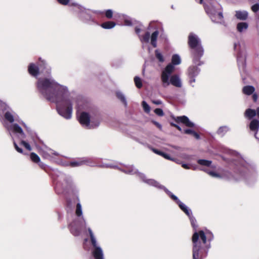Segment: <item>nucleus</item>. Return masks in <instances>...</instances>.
Returning a JSON list of instances; mask_svg holds the SVG:
<instances>
[{"instance_id":"nucleus-42","label":"nucleus","mask_w":259,"mask_h":259,"mask_svg":"<svg viewBox=\"0 0 259 259\" xmlns=\"http://www.w3.org/2000/svg\"><path fill=\"white\" fill-rule=\"evenodd\" d=\"M189 217L190 221L191 222V224L193 228H195L196 227V225L195 224V223L196 222V220L195 219V218L193 216L192 214H190V215H188Z\"/></svg>"},{"instance_id":"nucleus-49","label":"nucleus","mask_w":259,"mask_h":259,"mask_svg":"<svg viewBox=\"0 0 259 259\" xmlns=\"http://www.w3.org/2000/svg\"><path fill=\"white\" fill-rule=\"evenodd\" d=\"M194 132V131L193 130H192L186 129V130H185L184 131L183 133L186 134L192 135Z\"/></svg>"},{"instance_id":"nucleus-23","label":"nucleus","mask_w":259,"mask_h":259,"mask_svg":"<svg viewBox=\"0 0 259 259\" xmlns=\"http://www.w3.org/2000/svg\"><path fill=\"white\" fill-rule=\"evenodd\" d=\"M249 128L250 132L253 133L254 137L259 141V138L257 137L259 128V121L257 119H252L249 124Z\"/></svg>"},{"instance_id":"nucleus-9","label":"nucleus","mask_w":259,"mask_h":259,"mask_svg":"<svg viewBox=\"0 0 259 259\" xmlns=\"http://www.w3.org/2000/svg\"><path fill=\"white\" fill-rule=\"evenodd\" d=\"M99 166L102 167L117 168L127 174L131 175H136V176L141 179L144 183L150 186H154L158 189H159V186L161 185L154 179H147L146 176L144 174L140 172L133 165L125 166L123 168H120L114 163H103L102 164Z\"/></svg>"},{"instance_id":"nucleus-61","label":"nucleus","mask_w":259,"mask_h":259,"mask_svg":"<svg viewBox=\"0 0 259 259\" xmlns=\"http://www.w3.org/2000/svg\"><path fill=\"white\" fill-rule=\"evenodd\" d=\"M196 169H197V166H194L193 167V170H196Z\"/></svg>"},{"instance_id":"nucleus-54","label":"nucleus","mask_w":259,"mask_h":259,"mask_svg":"<svg viewBox=\"0 0 259 259\" xmlns=\"http://www.w3.org/2000/svg\"><path fill=\"white\" fill-rule=\"evenodd\" d=\"M153 123L157 127H158L159 129H161L162 128V125L159 123H158V122L157 121H153Z\"/></svg>"},{"instance_id":"nucleus-59","label":"nucleus","mask_w":259,"mask_h":259,"mask_svg":"<svg viewBox=\"0 0 259 259\" xmlns=\"http://www.w3.org/2000/svg\"><path fill=\"white\" fill-rule=\"evenodd\" d=\"M172 147L175 148L176 150H179L180 148L179 147L176 146H172Z\"/></svg>"},{"instance_id":"nucleus-24","label":"nucleus","mask_w":259,"mask_h":259,"mask_svg":"<svg viewBox=\"0 0 259 259\" xmlns=\"http://www.w3.org/2000/svg\"><path fill=\"white\" fill-rule=\"evenodd\" d=\"M177 122H182L188 127H194L195 124L191 121L188 117L186 116H178L176 119Z\"/></svg>"},{"instance_id":"nucleus-6","label":"nucleus","mask_w":259,"mask_h":259,"mask_svg":"<svg viewBox=\"0 0 259 259\" xmlns=\"http://www.w3.org/2000/svg\"><path fill=\"white\" fill-rule=\"evenodd\" d=\"M188 38V44L190 49L193 62L196 65L200 66L202 64L200 59L204 54L201 39L193 32L189 33Z\"/></svg>"},{"instance_id":"nucleus-53","label":"nucleus","mask_w":259,"mask_h":259,"mask_svg":"<svg viewBox=\"0 0 259 259\" xmlns=\"http://www.w3.org/2000/svg\"><path fill=\"white\" fill-rule=\"evenodd\" d=\"M252 94V99L254 102H256L257 100L258 96L256 93H253Z\"/></svg>"},{"instance_id":"nucleus-25","label":"nucleus","mask_w":259,"mask_h":259,"mask_svg":"<svg viewBox=\"0 0 259 259\" xmlns=\"http://www.w3.org/2000/svg\"><path fill=\"white\" fill-rule=\"evenodd\" d=\"M248 16V13L246 11H236L235 17L240 20H246Z\"/></svg>"},{"instance_id":"nucleus-39","label":"nucleus","mask_w":259,"mask_h":259,"mask_svg":"<svg viewBox=\"0 0 259 259\" xmlns=\"http://www.w3.org/2000/svg\"><path fill=\"white\" fill-rule=\"evenodd\" d=\"M12 134H13V133H11V136H10L13 141V144H14V146L15 147V149L16 150V151L20 153H23V150L22 148H20L18 145L17 144H16V143L15 142L14 139V138L13 137V135Z\"/></svg>"},{"instance_id":"nucleus-55","label":"nucleus","mask_w":259,"mask_h":259,"mask_svg":"<svg viewBox=\"0 0 259 259\" xmlns=\"http://www.w3.org/2000/svg\"><path fill=\"white\" fill-rule=\"evenodd\" d=\"M171 124L172 126L176 127L179 131L182 132V129L180 126L175 123H172Z\"/></svg>"},{"instance_id":"nucleus-3","label":"nucleus","mask_w":259,"mask_h":259,"mask_svg":"<svg viewBox=\"0 0 259 259\" xmlns=\"http://www.w3.org/2000/svg\"><path fill=\"white\" fill-rule=\"evenodd\" d=\"M213 238L212 233L209 231L206 234L203 231L195 232L192 236L193 259H202L208 253L210 247V243L207 244L206 240L210 242Z\"/></svg>"},{"instance_id":"nucleus-16","label":"nucleus","mask_w":259,"mask_h":259,"mask_svg":"<svg viewBox=\"0 0 259 259\" xmlns=\"http://www.w3.org/2000/svg\"><path fill=\"white\" fill-rule=\"evenodd\" d=\"M135 30L136 34H138L140 41L142 44L143 48L144 47V44H148L150 42V41L151 45L153 48L157 47V39L159 34L158 30H156L154 31L151 35L150 32L148 31H146L143 35L140 34L141 29L138 27H135Z\"/></svg>"},{"instance_id":"nucleus-11","label":"nucleus","mask_w":259,"mask_h":259,"mask_svg":"<svg viewBox=\"0 0 259 259\" xmlns=\"http://www.w3.org/2000/svg\"><path fill=\"white\" fill-rule=\"evenodd\" d=\"M73 10L79 20L89 24H98L95 17L92 15L93 14H102L103 13V12L99 10L86 9L77 4L74 6Z\"/></svg>"},{"instance_id":"nucleus-22","label":"nucleus","mask_w":259,"mask_h":259,"mask_svg":"<svg viewBox=\"0 0 259 259\" xmlns=\"http://www.w3.org/2000/svg\"><path fill=\"white\" fill-rule=\"evenodd\" d=\"M42 156L47 159L53 160L55 157L59 156L60 155L58 152L51 149L46 148L41 151Z\"/></svg>"},{"instance_id":"nucleus-8","label":"nucleus","mask_w":259,"mask_h":259,"mask_svg":"<svg viewBox=\"0 0 259 259\" xmlns=\"http://www.w3.org/2000/svg\"><path fill=\"white\" fill-rule=\"evenodd\" d=\"M202 4L211 21L216 23H223L224 17L221 5L215 0H203Z\"/></svg>"},{"instance_id":"nucleus-7","label":"nucleus","mask_w":259,"mask_h":259,"mask_svg":"<svg viewBox=\"0 0 259 259\" xmlns=\"http://www.w3.org/2000/svg\"><path fill=\"white\" fill-rule=\"evenodd\" d=\"M202 4L211 21L216 23H223L224 17L221 5L215 0H203Z\"/></svg>"},{"instance_id":"nucleus-56","label":"nucleus","mask_w":259,"mask_h":259,"mask_svg":"<svg viewBox=\"0 0 259 259\" xmlns=\"http://www.w3.org/2000/svg\"><path fill=\"white\" fill-rule=\"evenodd\" d=\"M192 135H193L196 139H200L199 135H198V134H197L195 131L193 132V134Z\"/></svg>"},{"instance_id":"nucleus-60","label":"nucleus","mask_w":259,"mask_h":259,"mask_svg":"<svg viewBox=\"0 0 259 259\" xmlns=\"http://www.w3.org/2000/svg\"><path fill=\"white\" fill-rule=\"evenodd\" d=\"M184 158L187 159H189L190 158V156L187 155Z\"/></svg>"},{"instance_id":"nucleus-47","label":"nucleus","mask_w":259,"mask_h":259,"mask_svg":"<svg viewBox=\"0 0 259 259\" xmlns=\"http://www.w3.org/2000/svg\"><path fill=\"white\" fill-rule=\"evenodd\" d=\"M70 0H57V1L61 5H67Z\"/></svg>"},{"instance_id":"nucleus-57","label":"nucleus","mask_w":259,"mask_h":259,"mask_svg":"<svg viewBox=\"0 0 259 259\" xmlns=\"http://www.w3.org/2000/svg\"><path fill=\"white\" fill-rule=\"evenodd\" d=\"M252 3L256 4L257 3H259V0H250Z\"/></svg>"},{"instance_id":"nucleus-27","label":"nucleus","mask_w":259,"mask_h":259,"mask_svg":"<svg viewBox=\"0 0 259 259\" xmlns=\"http://www.w3.org/2000/svg\"><path fill=\"white\" fill-rule=\"evenodd\" d=\"M248 27V24L246 22H239L237 24L236 29L239 33H242L246 31Z\"/></svg>"},{"instance_id":"nucleus-14","label":"nucleus","mask_w":259,"mask_h":259,"mask_svg":"<svg viewBox=\"0 0 259 259\" xmlns=\"http://www.w3.org/2000/svg\"><path fill=\"white\" fill-rule=\"evenodd\" d=\"M38 66L41 69V72L44 74L50 75L51 73V68L47 63V62L39 58L37 65L31 63L28 66V71L29 73L34 77H37L39 74V69Z\"/></svg>"},{"instance_id":"nucleus-4","label":"nucleus","mask_w":259,"mask_h":259,"mask_svg":"<svg viewBox=\"0 0 259 259\" xmlns=\"http://www.w3.org/2000/svg\"><path fill=\"white\" fill-rule=\"evenodd\" d=\"M78 121L82 127L92 130L99 126L101 117L96 107L90 106L84 111L80 112L78 116Z\"/></svg>"},{"instance_id":"nucleus-44","label":"nucleus","mask_w":259,"mask_h":259,"mask_svg":"<svg viewBox=\"0 0 259 259\" xmlns=\"http://www.w3.org/2000/svg\"><path fill=\"white\" fill-rule=\"evenodd\" d=\"M154 112L157 115L162 116L164 115L163 110L160 108H156L154 110Z\"/></svg>"},{"instance_id":"nucleus-45","label":"nucleus","mask_w":259,"mask_h":259,"mask_svg":"<svg viewBox=\"0 0 259 259\" xmlns=\"http://www.w3.org/2000/svg\"><path fill=\"white\" fill-rule=\"evenodd\" d=\"M161 156H162L163 157H164V158L166 159H168V160H172V161H176V160L174 158H172L170 157V155L166 153H164L163 152L162 154V155Z\"/></svg>"},{"instance_id":"nucleus-5","label":"nucleus","mask_w":259,"mask_h":259,"mask_svg":"<svg viewBox=\"0 0 259 259\" xmlns=\"http://www.w3.org/2000/svg\"><path fill=\"white\" fill-rule=\"evenodd\" d=\"M51 175L57 193H64L73 189L74 184L71 177L69 175L57 169L54 170Z\"/></svg>"},{"instance_id":"nucleus-1","label":"nucleus","mask_w":259,"mask_h":259,"mask_svg":"<svg viewBox=\"0 0 259 259\" xmlns=\"http://www.w3.org/2000/svg\"><path fill=\"white\" fill-rule=\"evenodd\" d=\"M36 87L38 92L45 99L56 104L58 113L65 119L71 118L74 103L77 110H79L78 97L69 92L67 86L60 84L53 77L38 78Z\"/></svg>"},{"instance_id":"nucleus-26","label":"nucleus","mask_w":259,"mask_h":259,"mask_svg":"<svg viewBox=\"0 0 259 259\" xmlns=\"http://www.w3.org/2000/svg\"><path fill=\"white\" fill-rule=\"evenodd\" d=\"M230 131V128L227 125L220 126L217 131V134L221 137H224L227 132Z\"/></svg>"},{"instance_id":"nucleus-43","label":"nucleus","mask_w":259,"mask_h":259,"mask_svg":"<svg viewBox=\"0 0 259 259\" xmlns=\"http://www.w3.org/2000/svg\"><path fill=\"white\" fill-rule=\"evenodd\" d=\"M251 10L254 13L257 12L259 11V3H257L253 5L251 7Z\"/></svg>"},{"instance_id":"nucleus-15","label":"nucleus","mask_w":259,"mask_h":259,"mask_svg":"<svg viewBox=\"0 0 259 259\" xmlns=\"http://www.w3.org/2000/svg\"><path fill=\"white\" fill-rule=\"evenodd\" d=\"M234 50L236 53L237 60L240 72L244 71L246 65V50L245 44L239 42L234 44Z\"/></svg>"},{"instance_id":"nucleus-58","label":"nucleus","mask_w":259,"mask_h":259,"mask_svg":"<svg viewBox=\"0 0 259 259\" xmlns=\"http://www.w3.org/2000/svg\"><path fill=\"white\" fill-rule=\"evenodd\" d=\"M256 113L257 116L259 117V107L257 108L256 109Z\"/></svg>"},{"instance_id":"nucleus-50","label":"nucleus","mask_w":259,"mask_h":259,"mask_svg":"<svg viewBox=\"0 0 259 259\" xmlns=\"http://www.w3.org/2000/svg\"><path fill=\"white\" fill-rule=\"evenodd\" d=\"M38 165L41 167L42 169L46 170V168L47 167V165L44 163L43 162H41L40 161L38 163Z\"/></svg>"},{"instance_id":"nucleus-32","label":"nucleus","mask_w":259,"mask_h":259,"mask_svg":"<svg viewBox=\"0 0 259 259\" xmlns=\"http://www.w3.org/2000/svg\"><path fill=\"white\" fill-rule=\"evenodd\" d=\"M119 17L121 18L124 21V24L126 26H132L133 25L132 21L129 17L127 16L121 14L119 15Z\"/></svg>"},{"instance_id":"nucleus-35","label":"nucleus","mask_w":259,"mask_h":259,"mask_svg":"<svg viewBox=\"0 0 259 259\" xmlns=\"http://www.w3.org/2000/svg\"><path fill=\"white\" fill-rule=\"evenodd\" d=\"M30 157L33 162L38 163L40 161L39 157L34 152L30 153Z\"/></svg>"},{"instance_id":"nucleus-30","label":"nucleus","mask_w":259,"mask_h":259,"mask_svg":"<svg viewBox=\"0 0 259 259\" xmlns=\"http://www.w3.org/2000/svg\"><path fill=\"white\" fill-rule=\"evenodd\" d=\"M116 25V23L113 21L105 22L101 24V26L106 29H109L114 28Z\"/></svg>"},{"instance_id":"nucleus-62","label":"nucleus","mask_w":259,"mask_h":259,"mask_svg":"<svg viewBox=\"0 0 259 259\" xmlns=\"http://www.w3.org/2000/svg\"><path fill=\"white\" fill-rule=\"evenodd\" d=\"M150 26H151V23L149 24V27H148V29H150Z\"/></svg>"},{"instance_id":"nucleus-41","label":"nucleus","mask_w":259,"mask_h":259,"mask_svg":"<svg viewBox=\"0 0 259 259\" xmlns=\"http://www.w3.org/2000/svg\"><path fill=\"white\" fill-rule=\"evenodd\" d=\"M106 17L108 19H111L113 17V11L111 9H108L104 12Z\"/></svg>"},{"instance_id":"nucleus-10","label":"nucleus","mask_w":259,"mask_h":259,"mask_svg":"<svg viewBox=\"0 0 259 259\" xmlns=\"http://www.w3.org/2000/svg\"><path fill=\"white\" fill-rule=\"evenodd\" d=\"M75 214L77 218L69 225L71 233L75 236L80 235L82 231L86 228V222L82 216V210L81 204L78 202L75 209Z\"/></svg>"},{"instance_id":"nucleus-34","label":"nucleus","mask_w":259,"mask_h":259,"mask_svg":"<svg viewBox=\"0 0 259 259\" xmlns=\"http://www.w3.org/2000/svg\"><path fill=\"white\" fill-rule=\"evenodd\" d=\"M116 96L124 105L125 106H127V102L124 94L121 92H116Z\"/></svg>"},{"instance_id":"nucleus-21","label":"nucleus","mask_w":259,"mask_h":259,"mask_svg":"<svg viewBox=\"0 0 259 259\" xmlns=\"http://www.w3.org/2000/svg\"><path fill=\"white\" fill-rule=\"evenodd\" d=\"M200 69L195 66H190L188 69V75L190 78L189 83L192 87H194L193 83L195 82V78L199 74Z\"/></svg>"},{"instance_id":"nucleus-36","label":"nucleus","mask_w":259,"mask_h":259,"mask_svg":"<svg viewBox=\"0 0 259 259\" xmlns=\"http://www.w3.org/2000/svg\"><path fill=\"white\" fill-rule=\"evenodd\" d=\"M155 55L156 59L158 60L160 62H163L164 61V58L162 54L158 50L155 51Z\"/></svg>"},{"instance_id":"nucleus-12","label":"nucleus","mask_w":259,"mask_h":259,"mask_svg":"<svg viewBox=\"0 0 259 259\" xmlns=\"http://www.w3.org/2000/svg\"><path fill=\"white\" fill-rule=\"evenodd\" d=\"M175 67L170 64H168L162 71L161 79L162 81V86L164 88L167 87L170 83L175 87L181 88L182 85V81L178 75H174L170 77V75L174 70Z\"/></svg>"},{"instance_id":"nucleus-19","label":"nucleus","mask_w":259,"mask_h":259,"mask_svg":"<svg viewBox=\"0 0 259 259\" xmlns=\"http://www.w3.org/2000/svg\"><path fill=\"white\" fill-rule=\"evenodd\" d=\"M4 118L6 121L10 123H13L14 121L18 122L21 124L28 133H30L31 130L27 125L22 120L19 119L18 115L13 111L11 109L7 110L4 114Z\"/></svg>"},{"instance_id":"nucleus-18","label":"nucleus","mask_w":259,"mask_h":259,"mask_svg":"<svg viewBox=\"0 0 259 259\" xmlns=\"http://www.w3.org/2000/svg\"><path fill=\"white\" fill-rule=\"evenodd\" d=\"M159 189H162L167 195L179 206L180 208L188 216L192 214V211L186 205L183 203L175 195L169 191L164 186H159Z\"/></svg>"},{"instance_id":"nucleus-31","label":"nucleus","mask_w":259,"mask_h":259,"mask_svg":"<svg viewBox=\"0 0 259 259\" xmlns=\"http://www.w3.org/2000/svg\"><path fill=\"white\" fill-rule=\"evenodd\" d=\"M197 163L202 166H205L207 167H210L214 168L215 167L213 166H211V164L212 163V161L211 160H205V159H198L197 160Z\"/></svg>"},{"instance_id":"nucleus-28","label":"nucleus","mask_w":259,"mask_h":259,"mask_svg":"<svg viewBox=\"0 0 259 259\" xmlns=\"http://www.w3.org/2000/svg\"><path fill=\"white\" fill-rule=\"evenodd\" d=\"M254 91L255 88L252 85H246L242 89L243 93L248 96L252 95Z\"/></svg>"},{"instance_id":"nucleus-40","label":"nucleus","mask_w":259,"mask_h":259,"mask_svg":"<svg viewBox=\"0 0 259 259\" xmlns=\"http://www.w3.org/2000/svg\"><path fill=\"white\" fill-rule=\"evenodd\" d=\"M142 105L145 112L149 113L150 111V107L146 102L143 101L142 103Z\"/></svg>"},{"instance_id":"nucleus-29","label":"nucleus","mask_w":259,"mask_h":259,"mask_svg":"<svg viewBox=\"0 0 259 259\" xmlns=\"http://www.w3.org/2000/svg\"><path fill=\"white\" fill-rule=\"evenodd\" d=\"M256 115V110L251 109H247V110H246L244 113L245 117L248 118L249 119H251V118L254 117Z\"/></svg>"},{"instance_id":"nucleus-51","label":"nucleus","mask_w":259,"mask_h":259,"mask_svg":"<svg viewBox=\"0 0 259 259\" xmlns=\"http://www.w3.org/2000/svg\"><path fill=\"white\" fill-rule=\"evenodd\" d=\"M181 165H182V166L185 168V169H189L191 168L189 164H186V163H181Z\"/></svg>"},{"instance_id":"nucleus-17","label":"nucleus","mask_w":259,"mask_h":259,"mask_svg":"<svg viewBox=\"0 0 259 259\" xmlns=\"http://www.w3.org/2000/svg\"><path fill=\"white\" fill-rule=\"evenodd\" d=\"M91 244L93 247L92 253L95 259H104V253L102 248L98 243L96 238L90 228H88Z\"/></svg>"},{"instance_id":"nucleus-48","label":"nucleus","mask_w":259,"mask_h":259,"mask_svg":"<svg viewBox=\"0 0 259 259\" xmlns=\"http://www.w3.org/2000/svg\"><path fill=\"white\" fill-rule=\"evenodd\" d=\"M151 149L153 151V152H154L155 153H156V154H158L159 155H160V156L162 155V154L163 153L162 151L154 149V148H151Z\"/></svg>"},{"instance_id":"nucleus-37","label":"nucleus","mask_w":259,"mask_h":259,"mask_svg":"<svg viewBox=\"0 0 259 259\" xmlns=\"http://www.w3.org/2000/svg\"><path fill=\"white\" fill-rule=\"evenodd\" d=\"M11 108L4 102L0 101V111L6 112L8 109Z\"/></svg>"},{"instance_id":"nucleus-13","label":"nucleus","mask_w":259,"mask_h":259,"mask_svg":"<svg viewBox=\"0 0 259 259\" xmlns=\"http://www.w3.org/2000/svg\"><path fill=\"white\" fill-rule=\"evenodd\" d=\"M5 126L9 132L10 136H11V133L16 135V136L21 141V145L24 146L28 150H31V147L29 143H31L32 141H34L33 138L31 137L30 140H27L25 141V139L26 138V136L24 133L22 128L17 123H13L11 125H7Z\"/></svg>"},{"instance_id":"nucleus-38","label":"nucleus","mask_w":259,"mask_h":259,"mask_svg":"<svg viewBox=\"0 0 259 259\" xmlns=\"http://www.w3.org/2000/svg\"><path fill=\"white\" fill-rule=\"evenodd\" d=\"M134 81H135L136 87L140 89L142 87V83L141 81V79L140 77H139L138 76L135 77Z\"/></svg>"},{"instance_id":"nucleus-52","label":"nucleus","mask_w":259,"mask_h":259,"mask_svg":"<svg viewBox=\"0 0 259 259\" xmlns=\"http://www.w3.org/2000/svg\"><path fill=\"white\" fill-rule=\"evenodd\" d=\"M152 103L155 105H160L162 104V101L160 100H152Z\"/></svg>"},{"instance_id":"nucleus-2","label":"nucleus","mask_w":259,"mask_h":259,"mask_svg":"<svg viewBox=\"0 0 259 259\" xmlns=\"http://www.w3.org/2000/svg\"><path fill=\"white\" fill-rule=\"evenodd\" d=\"M232 160L233 164L235 166L233 174L227 169H222L219 173L204 168H201L200 170L204 171L213 178L231 181H244L248 184H251L255 181L256 172L253 166L239 157L238 159H232Z\"/></svg>"},{"instance_id":"nucleus-46","label":"nucleus","mask_w":259,"mask_h":259,"mask_svg":"<svg viewBox=\"0 0 259 259\" xmlns=\"http://www.w3.org/2000/svg\"><path fill=\"white\" fill-rule=\"evenodd\" d=\"M59 164L61 165L64 166H70V162L64 161V160H60L59 162Z\"/></svg>"},{"instance_id":"nucleus-33","label":"nucleus","mask_w":259,"mask_h":259,"mask_svg":"<svg viewBox=\"0 0 259 259\" xmlns=\"http://www.w3.org/2000/svg\"><path fill=\"white\" fill-rule=\"evenodd\" d=\"M181 62V59L178 55L175 54L172 55L171 58V63H170V64L174 66V65H179Z\"/></svg>"},{"instance_id":"nucleus-20","label":"nucleus","mask_w":259,"mask_h":259,"mask_svg":"<svg viewBox=\"0 0 259 259\" xmlns=\"http://www.w3.org/2000/svg\"><path fill=\"white\" fill-rule=\"evenodd\" d=\"M83 165H87L90 166H95L96 163L92 159L88 157L78 158L70 162L71 167H78Z\"/></svg>"}]
</instances>
